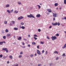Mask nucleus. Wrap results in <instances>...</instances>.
I'll return each mask as SVG.
<instances>
[{
    "label": "nucleus",
    "mask_w": 66,
    "mask_h": 66,
    "mask_svg": "<svg viewBox=\"0 0 66 66\" xmlns=\"http://www.w3.org/2000/svg\"><path fill=\"white\" fill-rule=\"evenodd\" d=\"M32 45H35L36 44V43L35 42H32Z\"/></svg>",
    "instance_id": "obj_15"
},
{
    "label": "nucleus",
    "mask_w": 66,
    "mask_h": 66,
    "mask_svg": "<svg viewBox=\"0 0 66 66\" xmlns=\"http://www.w3.org/2000/svg\"><path fill=\"white\" fill-rule=\"evenodd\" d=\"M6 51V52L7 53L8 52V51L7 50V49Z\"/></svg>",
    "instance_id": "obj_49"
},
{
    "label": "nucleus",
    "mask_w": 66,
    "mask_h": 66,
    "mask_svg": "<svg viewBox=\"0 0 66 66\" xmlns=\"http://www.w3.org/2000/svg\"><path fill=\"white\" fill-rule=\"evenodd\" d=\"M47 11L49 13L51 12V9H47Z\"/></svg>",
    "instance_id": "obj_4"
},
{
    "label": "nucleus",
    "mask_w": 66,
    "mask_h": 66,
    "mask_svg": "<svg viewBox=\"0 0 66 66\" xmlns=\"http://www.w3.org/2000/svg\"><path fill=\"white\" fill-rule=\"evenodd\" d=\"M57 25H58V26H59L60 25V23H59V22H58L57 23Z\"/></svg>",
    "instance_id": "obj_32"
},
{
    "label": "nucleus",
    "mask_w": 66,
    "mask_h": 66,
    "mask_svg": "<svg viewBox=\"0 0 66 66\" xmlns=\"http://www.w3.org/2000/svg\"><path fill=\"white\" fill-rule=\"evenodd\" d=\"M3 42V43H4L5 44L6 43L5 42V41H3V42Z\"/></svg>",
    "instance_id": "obj_61"
},
{
    "label": "nucleus",
    "mask_w": 66,
    "mask_h": 66,
    "mask_svg": "<svg viewBox=\"0 0 66 66\" xmlns=\"http://www.w3.org/2000/svg\"><path fill=\"white\" fill-rule=\"evenodd\" d=\"M10 26H11L12 25V23H10Z\"/></svg>",
    "instance_id": "obj_51"
},
{
    "label": "nucleus",
    "mask_w": 66,
    "mask_h": 66,
    "mask_svg": "<svg viewBox=\"0 0 66 66\" xmlns=\"http://www.w3.org/2000/svg\"><path fill=\"white\" fill-rule=\"evenodd\" d=\"M9 57L11 59H12V58H13V56H11V55H10L9 56Z\"/></svg>",
    "instance_id": "obj_19"
},
{
    "label": "nucleus",
    "mask_w": 66,
    "mask_h": 66,
    "mask_svg": "<svg viewBox=\"0 0 66 66\" xmlns=\"http://www.w3.org/2000/svg\"><path fill=\"white\" fill-rule=\"evenodd\" d=\"M18 66V64H17L16 65H15L14 66Z\"/></svg>",
    "instance_id": "obj_53"
},
{
    "label": "nucleus",
    "mask_w": 66,
    "mask_h": 66,
    "mask_svg": "<svg viewBox=\"0 0 66 66\" xmlns=\"http://www.w3.org/2000/svg\"><path fill=\"white\" fill-rule=\"evenodd\" d=\"M7 48H2V50L4 51H6L7 50Z\"/></svg>",
    "instance_id": "obj_7"
},
{
    "label": "nucleus",
    "mask_w": 66,
    "mask_h": 66,
    "mask_svg": "<svg viewBox=\"0 0 66 66\" xmlns=\"http://www.w3.org/2000/svg\"><path fill=\"white\" fill-rule=\"evenodd\" d=\"M37 5V6H38V9H40V6L39 5Z\"/></svg>",
    "instance_id": "obj_26"
},
{
    "label": "nucleus",
    "mask_w": 66,
    "mask_h": 66,
    "mask_svg": "<svg viewBox=\"0 0 66 66\" xmlns=\"http://www.w3.org/2000/svg\"><path fill=\"white\" fill-rule=\"evenodd\" d=\"M39 45H38L37 46V48L39 49Z\"/></svg>",
    "instance_id": "obj_50"
},
{
    "label": "nucleus",
    "mask_w": 66,
    "mask_h": 66,
    "mask_svg": "<svg viewBox=\"0 0 66 66\" xmlns=\"http://www.w3.org/2000/svg\"><path fill=\"white\" fill-rule=\"evenodd\" d=\"M7 64H9V61H8L7 62Z\"/></svg>",
    "instance_id": "obj_63"
},
{
    "label": "nucleus",
    "mask_w": 66,
    "mask_h": 66,
    "mask_svg": "<svg viewBox=\"0 0 66 66\" xmlns=\"http://www.w3.org/2000/svg\"><path fill=\"white\" fill-rule=\"evenodd\" d=\"M55 6H57L58 5V3H55Z\"/></svg>",
    "instance_id": "obj_21"
},
{
    "label": "nucleus",
    "mask_w": 66,
    "mask_h": 66,
    "mask_svg": "<svg viewBox=\"0 0 66 66\" xmlns=\"http://www.w3.org/2000/svg\"><path fill=\"white\" fill-rule=\"evenodd\" d=\"M21 19L20 17H19L18 18V20H19Z\"/></svg>",
    "instance_id": "obj_27"
},
{
    "label": "nucleus",
    "mask_w": 66,
    "mask_h": 66,
    "mask_svg": "<svg viewBox=\"0 0 66 66\" xmlns=\"http://www.w3.org/2000/svg\"><path fill=\"white\" fill-rule=\"evenodd\" d=\"M58 59H59L58 57H57L56 58V60H57Z\"/></svg>",
    "instance_id": "obj_57"
},
{
    "label": "nucleus",
    "mask_w": 66,
    "mask_h": 66,
    "mask_svg": "<svg viewBox=\"0 0 66 66\" xmlns=\"http://www.w3.org/2000/svg\"><path fill=\"white\" fill-rule=\"evenodd\" d=\"M9 31V30L8 29H6L5 30V32H6L7 33Z\"/></svg>",
    "instance_id": "obj_23"
},
{
    "label": "nucleus",
    "mask_w": 66,
    "mask_h": 66,
    "mask_svg": "<svg viewBox=\"0 0 66 66\" xmlns=\"http://www.w3.org/2000/svg\"><path fill=\"white\" fill-rule=\"evenodd\" d=\"M15 23V22L14 21H11V24L13 25V24H14V23Z\"/></svg>",
    "instance_id": "obj_11"
},
{
    "label": "nucleus",
    "mask_w": 66,
    "mask_h": 66,
    "mask_svg": "<svg viewBox=\"0 0 66 66\" xmlns=\"http://www.w3.org/2000/svg\"><path fill=\"white\" fill-rule=\"evenodd\" d=\"M46 38H47V39H50V38L48 36H47Z\"/></svg>",
    "instance_id": "obj_34"
},
{
    "label": "nucleus",
    "mask_w": 66,
    "mask_h": 66,
    "mask_svg": "<svg viewBox=\"0 0 66 66\" xmlns=\"http://www.w3.org/2000/svg\"><path fill=\"white\" fill-rule=\"evenodd\" d=\"M18 30V28H14V30Z\"/></svg>",
    "instance_id": "obj_22"
},
{
    "label": "nucleus",
    "mask_w": 66,
    "mask_h": 66,
    "mask_svg": "<svg viewBox=\"0 0 66 66\" xmlns=\"http://www.w3.org/2000/svg\"><path fill=\"white\" fill-rule=\"evenodd\" d=\"M30 57H33V54H31L30 55Z\"/></svg>",
    "instance_id": "obj_36"
},
{
    "label": "nucleus",
    "mask_w": 66,
    "mask_h": 66,
    "mask_svg": "<svg viewBox=\"0 0 66 66\" xmlns=\"http://www.w3.org/2000/svg\"><path fill=\"white\" fill-rule=\"evenodd\" d=\"M53 64V63H50V66H51V65H52Z\"/></svg>",
    "instance_id": "obj_40"
},
{
    "label": "nucleus",
    "mask_w": 66,
    "mask_h": 66,
    "mask_svg": "<svg viewBox=\"0 0 66 66\" xmlns=\"http://www.w3.org/2000/svg\"><path fill=\"white\" fill-rule=\"evenodd\" d=\"M20 19H22L23 18V17L22 16H20Z\"/></svg>",
    "instance_id": "obj_31"
},
{
    "label": "nucleus",
    "mask_w": 66,
    "mask_h": 66,
    "mask_svg": "<svg viewBox=\"0 0 66 66\" xmlns=\"http://www.w3.org/2000/svg\"><path fill=\"white\" fill-rule=\"evenodd\" d=\"M38 31L39 32H40L41 31V30H40V29H38Z\"/></svg>",
    "instance_id": "obj_44"
},
{
    "label": "nucleus",
    "mask_w": 66,
    "mask_h": 66,
    "mask_svg": "<svg viewBox=\"0 0 66 66\" xmlns=\"http://www.w3.org/2000/svg\"><path fill=\"white\" fill-rule=\"evenodd\" d=\"M22 57V55H19V57L20 58H21Z\"/></svg>",
    "instance_id": "obj_41"
},
{
    "label": "nucleus",
    "mask_w": 66,
    "mask_h": 66,
    "mask_svg": "<svg viewBox=\"0 0 66 66\" xmlns=\"http://www.w3.org/2000/svg\"><path fill=\"white\" fill-rule=\"evenodd\" d=\"M64 4H66V0H64Z\"/></svg>",
    "instance_id": "obj_29"
},
{
    "label": "nucleus",
    "mask_w": 66,
    "mask_h": 66,
    "mask_svg": "<svg viewBox=\"0 0 66 66\" xmlns=\"http://www.w3.org/2000/svg\"><path fill=\"white\" fill-rule=\"evenodd\" d=\"M52 40H55L57 39L56 37L55 36H52L51 38Z\"/></svg>",
    "instance_id": "obj_2"
},
{
    "label": "nucleus",
    "mask_w": 66,
    "mask_h": 66,
    "mask_svg": "<svg viewBox=\"0 0 66 66\" xmlns=\"http://www.w3.org/2000/svg\"><path fill=\"white\" fill-rule=\"evenodd\" d=\"M30 45H29V44L28 45V47H30Z\"/></svg>",
    "instance_id": "obj_55"
},
{
    "label": "nucleus",
    "mask_w": 66,
    "mask_h": 66,
    "mask_svg": "<svg viewBox=\"0 0 66 66\" xmlns=\"http://www.w3.org/2000/svg\"><path fill=\"white\" fill-rule=\"evenodd\" d=\"M23 54V52H21L20 53V54Z\"/></svg>",
    "instance_id": "obj_42"
},
{
    "label": "nucleus",
    "mask_w": 66,
    "mask_h": 66,
    "mask_svg": "<svg viewBox=\"0 0 66 66\" xmlns=\"http://www.w3.org/2000/svg\"><path fill=\"white\" fill-rule=\"evenodd\" d=\"M65 56V53H63V54L62 56Z\"/></svg>",
    "instance_id": "obj_33"
},
{
    "label": "nucleus",
    "mask_w": 66,
    "mask_h": 66,
    "mask_svg": "<svg viewBox=\"0 0 66 66\" xmlns=\"http://www.w3.org/2000/svg\"><path fill=\"white\" fill-rule=\"evenodd\" d=\"M18 12V11H16V10L14 12V13H15V14H17Z\"/></svg>",
    "instance_id": "obj_13"
},
{
    "label": "nucleus",
    "mask_w": 66,
    "mask_h": 66,
    "mask_svg": "<svg viewBox=\"0 0 66 66\" xmlns=\"http://www.w3.org/2000/svg\"><path fill=\"white\" fill-rule=\"evenodd\" d=\"M27 16L29 18H35V17L33 15L31 14H30V15H27Z\"/></svg>",
    "instance_id": "obj_1"
},
{
    "label": "nucleus",
    "mask_w": 66,
    "mask_h": 66,
    "mask_svg": "<svg viewBox=\"0 0 66 66\" xmlns=\"http://www.w3.org/2000/svg\"><path fill=\"white\" fill-rule=\"evenodd\" d=\"M3 44V42H0V45H2Z\"/></svg>",
    "instance_id": "obj_16"
},
{
    "label": "nucleus",
    "mask_w": 66,
    "mask_h": 66,
    "mask_svg": "<svg viewBox=\"0 0 66 66\" xmlns=\"http://www.w3.org/2000/svg\"><path fill=\"white\" fill-rule=\"evenodd\" d=\"M37 53L38 54V55H40L41 54L40 53V52L39 51V50H38L37 51Z\"/></svg>",
    "instance_id": "obj_3"
},
{
    "label": "nucleus",
    "mask_w": 66,
    "mask_h": 66,
    "mask_svg": "<svg viewBox=\"0 0 66 66\" xmlns=\"http://www.w3.org/2000/svg\"><path fill=\"white\" fill-rule=\"evenodd\" d=\"M21 37H19L18 38V40H21Z\"/></svg>",
    "instance_id": "obj_8"
},
{
    "label": "nucleus",
    "mask_w": 66,
    "mask_h": 66,
    "mask_svg": "<svg viewBox=\"0 0 66 66\" xmlns=\"http://www.w3.org/2000/svg\"><path fill=\"white\" fill-rule=\"evenodd\" d=\"M56 36H59V34H56Z\"/></svg>",
    "instance_id": "obj_47"
},
{
    "label": "nucleus",
    "mask_w": 66,
    "mask_h": 66,
    "mask_svg": "<svg viewBox=\"0 0 66 66\" xmlns=\"http://www.w3.org/2000/svg\"><path fill=\"white\" fill-rule=\"evenodd\" d=\"M64 19L65 20H66V17H64Z\"/></svg>",
    "instance_id": "obj_64"
},
{
    "label": "nucleus",
    "mask_w": 66,
    "mask_h": 66,
    "mask_svg": "<svg viewBox=\"0 0 66 66\" xmlns=\"http://www.w3.org/2000/svg\"><path fill=\"white\" fill-rule=\"evenodd\" d=\"M11 34H8L7 35V37H9L10 36Z\"/></svg>",
    "instance_id": "obj_9"
},
{
    "label": "nucleus",
    "mask_w": 66,
    "mask_h": 66,
    "mask_svg": "<svg viewBox=\"0 0 66 66\" xmlns=\"http://www.w3.org/2000/svg\"><path fill=\"white\" fill-rule=\"evenodd\" d=\"M20 28H21L23 29H24L25 28L23 26H22V27H20Z\"/></svg>",
    "instance_id": "obj_10"
},
{
    "label": "nucleus",
    "mask_w": 66,
    "mask_h": 66,
    "mask_svg": "<svg viewBox=\"0 0 66 66\" xmlns=\"http://www.w3.org/2000/svg\"><path fill=\"white\" fill-rule=\"evenodd\" d=\"M7 21H4V24H7Z\"/></svg>",
    "instance_id": "obj_20"
},
{
    "label": "nucleus",
    "mask_w": 66,
    "mask_h": 66,
    "mask_svg": "<svg viewBox=\"0 0 66 66\" xmlns=\"http://www.w3.org/2000/svg\"><path fill=\"white\" fill-rule=\"evenodd\" d=\"M13 9L11 10V13H13Z\"/></svg>",
    "instance_id": "obj_39"
},
{
    "label": "nucleus",
    "mask_w": 66,
    "mask_h": 66,
    "mask_svg": "<svg viewBox=\"0 0 66 66\" xmlns=\"http://www.w3.org/2000/svg\"><path fill=\"white\" fill-rule=\"evenodd\" d=\"M28 37L29 38L30 37V35H28Z\"/></svg>",
    "instance_id": "obj_60"
},
{
    "label": "nucleus",
    "mask_w": 66,
    "mask_h": 66,
    "mask_svg": "<svg viewBox=\"0 0 66 66\" xmlns=\"http://www.w3.org/2000/svg\"><path fill=\"white\" fill-rule=\"evenodd\" d=\"M40 43L42 44H44V42H42V41H41L40 42Z\"/></svg>",
    "instance_id": "obj_30"
},
{
    "label": "nucleus",
    "mask_w": 66,
    "mask_h": 66,
    "mask_svg": "<svg viewBox=\"0 0 66 66\" xmlns=\"http://www.w3.org/2000/svg\"><path fill=\"white\" fill-rule=\"evenodd\" d=\"M34 39H35V40H36L37 39V38L35 37H34Z\"/></svg>",
    "instance_id": "obj_38"
},
{
    "label": "nucleus",
    "mask_w": 66,
    "mask_h": 66,
    "mask_svg": "<svg viewBox=\"0 0 66 66\" xmlns=\"http://www.w3.org/2000/svg\"><path fill=\"white\" fill-rule=\"evenodd\" d=\"M45 52V51H44V50H43L42 51V53H44Z\"/></svg>",
    "instance_id": "obj_48"
},
{
    "label": "nucleus",
    "mask_w": 66,
    "mask_h": 66,
    "mask_svg": "<svg viewBox=\"0 0 66 66\" xmlns=\"http://www.w3.org/2000/svg\"><path fill=\"white\" fill-rule=\"evenodd\" d=\"M21 24L22 25H24V24L23 22L21 23Z\"/></svg>",
    "instance_id": "obj_28"
},
{
    "label": "nucleus",
    "mask_w": 66,
    "mask_h": 66,
    "mask_svg": "<svg viewBox=\"0 0 66 66\" xmlns=\"http://www.w3.org/2000/svg\"><path fill=\"white\" fill-rule=\"evenodd\" d=\"M57 22H56L55 23V26H57Z\"/></svg>",
    "instance_id": "obj_43"
},
{
    "label": "nucleus",
    "mask_w": 66,
    "mask_h": 66,
    "mask_svg": "<svg viewBox=\"0 0 66 66\" xmlns=\"http://www.w3.org/2000/svg\"><path fill=\"white\" fill-rule=\"evenodd\" d=\"M54 53H55V54H58V52L56 51L54 52Z\"/></svg>",
    "instance_id": "obj_17"
},
{
    "label": "nucleus",
    "mask_w": 66,
    "mask_h": 66,
    "mask_svg": "<svg viewBox=\"0 0 66 66\" xmlns=\"http://www.w3.org/2000/svg\"><path fill=\"white\" fill-rule=\"evenodd\" d=\"M47 51H46V54H47Z\"/></svg>",
    "instance_id": "obj_59"
},
{
    "label": "nucleus",
    "mask_w": 66,
    "mask_h": 66,
    "mask_svg": "<svg viewBox=\"0 0 66 66\" xmlns=\"http://www.w3.org/2000/svg\"><path fill=\"white\" fill-rule=\"evenodd\" d=\"M9 6H10V5L9 4H7L6 5V7H9Z\"/></svg>",
    "instance_id": "obj_12"
},
{
    "label": "nucleus",
    "mask_w": 66,
    "mask_h": 66,
    "mask_svg": "<svg viewBox=\"0 0 66 66\" xmlns=\"http://www.w3.org/2000/svg\"><path fill=\"white\" fill-rule=\"evenodd\" d=\"M18 4H21V3H20V2H18Z\"/></svg>",
    "instance_id": "obj_46"
},
{
    "label": "nucleus",
    "mask_w": 66,
    "mask_h": 66,
    "mask_svg": "<svg viewBox=\"0 0 66 66\" xmlns=\"http://www.w3.org/2000/svg\"><path fill=\"white\" fill-rule=\"evenodd\" d=\"M40 15L39 14H38L37 15L36 17L37 18H38L40 17Z\"/></svg>",
    "instance_id": "obj_6"
},
{
    "label": "nucleus",
    "mask_w": 66,
    "mask_h": 66,
    "mask_svg": "<svg viewBox=\"0 0 66 66\" xmlns=\"http://www.w3.org/2000/svg\"><path fill=\"white\" fill-rule=\"evenodd\" d=\"M3 38L4 39H6V37L5 36H3Z\"/></svg>",
    "instance_id": "obj_24"
},
{
    "label": "nucleus",
    "mask_w": 66,
    "mask_h": 66,
    "mask_svg": "<svg viewBox=\"0 0 66 66\" xmlns=\"http://www.w3.org/2000/svg\"><path fill=\"white\" fill-rule=\"evenodd\" d=\"M5 58H6L5 56H4L2 58V59H5Z\"/></svg>",
    "instance_id": "obj_37"
},
{
    "label": "nucleus",
    "mask_w": 66,
    "mask_h": 66,
    "mask_svg": "<svg viewBox=\"0 0 66 66\" xmlns=\"http://www.w3.org/2000/svg\"><path fill=\"white\" fill-rule=\"evenodd\" d=\"M66 47V43L64 45V47H63V48H65Z\"/></svg>",
    "instance_id": "obj_18"
},
{
    "label": "nucleus",
    "mask_w": 66,
    "mask_h": 66,
    "mask_svg": "<svg viewBox=\"0 0 66 66\" xmlns=\"http://www.w3.org/2000/svg\"><path fill=\"white\" fill-rule=\"evenodd\" d=\"M64 33H65L66 34H65V36L66 37V31H64Z\"/></svg>",
    "instance_id": "obj_62"
},
{
    "label": "nucleus",
    "mask_w": 66,
    "mask_h": 66,
    "mask_svg": "<svg viewBox=\"0 0 66 66\" xmlns=\"http://www.w3.org/2000/svg\"><path fill=\"white\" fill-rule=\"evenodd\" d=\"M53 16L56 17H57V14L56 13H53Z\"/></svg>",
    "instance_id": "obj_5"
},
{
    "label": "nucleus",
    "mask_w": 66,
    "mask_h": 66,
    "mask_svg": "<svg viewBox=\"0 0 66 66\" xmlns=\"http://www.w3.org/2000/svg\"><path fill=\"white\" fill-rule=\"evenodd\" d=\"M3 57V55L2 54H1L0 55V58H2Z\"/></svg>",
    "instance_id": "obj_25"
},
{
    "label": "nucleus",
    "mask_w": 66,
    "mask_h": 66,
    "mask_svg": "<svg viewBox=\"0 0 66 66\" xmlns=\"http://www.w3.org/2000/svg\"><path fill=\"white\" fill-rule=\"evenodd\" d=\"M22 45H24V43L23 42H22Z\"/></svg>",
    "instance_id": "obj_54"
},
{
    "label": "nucleus",
    "mask_w": 66,
    "mask_h": 66,
    "mask_svg": "<svg viewBox=\"0 0 66 66\" xmlns=\"http://www.w3.org/2000/svg\"><path fill=\"white\" fill-rule=\"evenodd\" d=\"M34 36L35 37H37V36L36 35H34Z\"/></svg>",
    "instance_id": "obj_45"
},
{
    "label": "nucleus",
    "mask_w": 66,
    "mask_h": 66,
    "mask_svg": "<svg viewBox=\"0 0 66 66\" xmlns=\"http://www.w3.org/2000/svg\"><path fill=\"white\" fill-rule=\"evenodd\" d=\"M7 12L9 14H10V11L9 10H7Z\"/></svg>",
    "instance_id": "obj_14"
},
{
    "label": "nucleus",
    "mask_w": 66,
    "mask_h": 66,
    "mask_svg": "<svg viewBox=\"0 0 66 66\" xmlns=\"http://www.w3.org/2000/svg\"><path fill=\"white\" fill-rule=\"evenodd\" d=\"M52 28V26H50V27L49 28L51 29Z\"/></svg>",
    "instance_id": "obj_52"
},
{
    "label": "nucleus",
    "mask_w": 66,
    "mask_h": 66,
    "mask_svg": "<svg viewBox=\"0 0 66 66\" xmlns=\"http://www.w3.org/2000/svg\"><path fill=\"white\" fill-rule=\"evenodd\" d=\"M53 20L54 21L55 20V18H54L53 19Z\"/></svg>",
    "instance_id": "obj_58"
},
{
    "label": "nucleus",
    "mask_w": 66,
    "mask_h": 66,
    "mask_svg": "<svg viewBox=\"0 0 66 66\" xmlns=\"http://www.w3.org/2000/svg\"><path fill=\"white\" fill-rule=\"evenodd\" d=\"M52 25L53 26H55V23H52Z\"/></svg>",
    "instance_id": "obj_35"
},
{
    "label": "nucleus",
    "mask_w": 66,
    "mask_h": 66,
    "mask_svg": "<svg viewBox=\"0 0 66 66\" xmlns=\"http://www.w3.org/2000/svg\"><path fill=\"white\" fill-rule=\"evenodd\" d=\"M41 64H39L38 65V66H41Z\"/></svg>",
    "instance_id": "obj_56"
}]
</instances>
